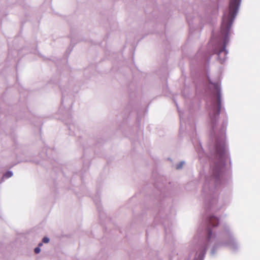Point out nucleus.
Segmentation results:
<instances>
[{
	"label": "nucleus",
	"instance_id": "nucleus-1",
	"mask_svg": "<svg viewBox=\"0 0 260 260\" xmlns=\"http://www.w3.org/2000/svg\"><path fill=\"white\" fill-rule=\"evenodd\" d=\"M241 0H230L229 7L223 14L221 26L223 33H227L230 30L234 20L238 13Z\"/></svg>",
	"mask_w": 260,
	"mask_h": 260
},
{
	"label": "nucleus",
	"instance_id": "nucleus-2",
	"mask_svg": "<svg viewBox=\"0 0 260 260\" xmlns=\"http://www.w3.org/2000/svg\"><path fill=\"white\" fill-rule=\"evenodd\" d=\"M217 107L216 108L215 111L214 112V115L213 118H216L217 116H218L219 115V113H220V107H221V106H220L221 101H220V95L219 93H217Z\"/></svg>",
	"mask_w": 260,
	"mask_h": 260
},
{
	"label": "nucleus",
	"instance_id": "nucleus-3",
	"mask_svg": "<svg viewBox=\"0 0 260 260\" xmlns=\"http://www.w3.org/2000/svg\"><path fill=\"white\" fill-rule=\"evenodd\" d=\"M218 219L214 217V216H211L209 219V224L210 225H212V226L214 227L218 225Z\"/></svg>",
	"mask_w": 260,
	"mask_h": 260
},
{
	"label": "nucleus",
	"instance_id": "nucleus-4",
	"mask_svg": "<svg viewBox=\"0 0 260 260\" xmlns=\"http://www.w3.org/2000/svg\"><path fill=\"white\" fill-rule=\"evenodd\" d=\"M12 176V173L11 172H7L5 175V176L7 178L10 177Z\"/></svg>",
	"mask_w": 260,
	"mask_h": 260
},
{
	"label": "nucleus",
	"instance_id": "nucleus-5",
	"mask_svg": "<svg viewBox=\"0 0 260 260\" xmlns=\"http://www.w3.org/2000/svg\"><path fill=\"white\" fill-rule=\"evenodd\" d=\"M43 242L45 243H47L49 242V239L47 237H44L43 239Z\"/></svg>",
	"mask_w": 260,
	"mask_h": 260
},
{
	"label": "nucleus",
	"instance_id": "nucleus-6",
	"mask_svg": "<svg viewBox=\"0 0 260 260\" xmlns=\"http://www.w3.org/2000/svg\"><path fill=\"white\" fill-rule=\"evenodd\" d=\"M211 230L209 228L208 229V239H210L211 238Z\"/></svg>",
	"mask_w": 260,
	"mask_h": 260
},
{
	"label": "nucleus",
	"instance_id": "nucleus-7",
	"mask_svg": "<svg viewBox=\"0 0 260 260\" xmlns=\"http://www.w3.org/2000/svg\"><path fill=\"white\" fill-rule=\"evenodd\" d=\"M40 252V249L39 247H36L35 249V252L36 253H39V252Z\"/></svg>",
	"mask_w": 260,
	"mask_h": 260
},
{
	"label": "nucleus",
	"instance_id": "nucleus-8",
	"mask_svg": "<svg viewBox=\"0 0 260 260\" xmlns=\"http://www.w3.org/2000/svg\"><path fill=\"white\" fill-rule=\"evenodd\" d=\"M222 53L224 54V55L226 54V52H225V51H224V49H221V50H220L219 51V54H221V53Z\"/></svg>",
	"mask_w": 260,
	"mask_h": 260
},
{
	"label": "nucleus",
	"instance_id": "nucleus-9",
	"mask_svg": "<svg viewBox=\"0 0 260 260\" xmlns=\"http://www.w3.org/2000/svg\"><path fill=\"white\" fill-rule=\"evenodd\" d=\"M182 166V163H180L179 165H177L176 168L177 169H179L181 168Z\"/></svg>",
	"mask_w": 260,
	"mask_h": 260
},
{
	"label": "nucleus",
	"instance_id": "nucleus-10",
	"mask_svg": "<svg viewBox=\"0 0 260 260\" xmlns=\"http://www.w3.org/2000/svg\"><path fill=\"white\" fill-rule=\"evenodd\" d=\"M215 87L217 89V90H218V86L217 85H215Z\"/></svg>",
	"mask_w": 260,
	"mask_h": 260
},
{
	"label": "nucleus",
	"instance_id": "nucleus-11",
	"mask_svg": "<svg viewBox=\"0 0 260 260\" xmlns=\"http://www.w3.org/2000/svg\"><path fill=\"white\" fill-rule=\"evenodd\" d=\"M42 245V243H40V244H39V246H41Z\"/></svg>",
	"mask_w": 260,
	"mask_h": 260
}]
</instances>
